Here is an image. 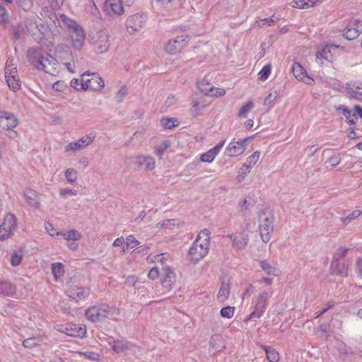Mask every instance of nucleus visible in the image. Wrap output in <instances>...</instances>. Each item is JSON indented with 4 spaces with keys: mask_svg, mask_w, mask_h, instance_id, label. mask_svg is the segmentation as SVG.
<instances>
[{
    "mask_svg": "<svg viewBox=\"0 0 362 362\" xmlns=\"http://www.w3.org/2000/svg\"><path fill=\"white\" fill-rule=\"evenodd\" d=\"M269 297V293L266 291L259 293L258 296L253 300L255 303L254 310L248 316L247 320H255L264 315Z\"/></svg>",
    "mask_w": 362,
    "mask_h": 362,
    "instance_id": "obj_6",
    "label": "nucleus"
},
{
    "mask_svg": "<svg viewBox=\"0 0 362 362\" xmlns=\"http://www.w3.org/2000/svg\"><path fill=\"white\" fill-rule=\"evenodd\" d=\"M66 88V86L65 85L64 82L60 81L55 82L52 86V88L54 90L59 91V92L64 91Z\"/></svg>",
    "mask_w": 362,
    "mask_h": 362,
    "instance_id": "obj_63",
    "label": "nucleus"
},
{
    "mask_svg": "<svg viewBox=\"0 0 362 362\" xmlns=\"http://www.w3.org/2000/svg\"><path fill=\"white\" fill-rule=\"evenodd\" d=\"M341 159L340 154H334L329 158L328 163L330 164L332 168H334L340 163Z\"/></svg>",
    "mask_w": 362,
    "mask_h": 362,
    "instance_id": "obj_59",
    "label": "nucleus"
},
{
    "mask_svg": "<svg viewBox=\"0 0 362 362\" xmlns=\"http://www.w3.org/2000/svg\"><path fill=\"white\" fill-rule=\"evenodd\" d=\"M24 197L29 205L37 209L40 206L39 194L36 191L32 189H26L24 192Z\"/></svg>",
    "mask_w": 362,
    "mask_h": 362,
    "instance_id": "obj_25",
    "label": "nucleus"
},
{
    "mask_svg": "<svg viewBox=\"0 0 362 362\" xmlns=\"http://www.w3.org/2000/svg\"><path fill=\"white\" fill-rule=\"evenodd\" d=\"M8 76H13L15 77L18 76V74L16 68L9 65L7 62L5 68V78H8Z\"/></svg>",
    "mask_w": 362,
    "mask_h": 362,
    "instance_id": "obj_55",
    "label": "nucleus"
},
{
    "mask_svg": "<svg viewBox=\"0 0 362 362\" xmlns=\"http://www.w3.org/2000/svg\"><path fill=\"white\" fill-rule=\"evenodd\" d=\"M278 93L276 91L270 93L264 99V104L272 107L274 105V100L276 99Z\"/></svg>",
    "mask_w": 362,
    "mask_h": 362,
    "instance_id": "obj_53",
    "label": "nucleus"
},
{
    "mask_svg": "<svg viewBox=\"0 0 362 362\" xmlns=\"http://www.w3.org/2000/svg\"><path fill=\"white\" fill-rule=\"evenodd\" d=\"M9 22V13L6 8L0 4V25L6 27Z\"/></svg>",
    "mask_w": 362,
    "mask_h": 362,
    "instance_id": "obj_41",
    "label": "nucleus"
},
{
    "mask_svg": "<svg viewBox=\"0 0 362 362\" xmlns=\"http://www.w3.org/2000/svg\"><path fill=\"white\" fill-rule=\"evenodd\" d=\"M255 107V103L250 100L244 104L238 111V117L245 118L247 113Z\"/></svg>",
    "mask_w": 362,
    "mask_h": 362,
    "instance_id": "obj_37",
    "label": "nucleus"
},
{
    "mask_svg": "<svg viewBox=\"0 0 362 362\" xmlns=\"http://www.w3.org/2000/svg\"><path fill=\"white\" fill-rule=\"evenodd\" d=\"M64 0H48V2L53 10L59 9L64 3Z\"/></svg>",
    "mask_w": 362,
    "mask_h": 362,
    "instance_id": "obj_64",
    "label": "nucleus"
},
{
    "mask_svg": "<svg viewBox=\"0 0 362 362\" xmlns=\"http://www.w3.org/2000/svg\"><path fill=\"white\" fill-rule=\"evenodd\" d=\"M349 261L336 262L332 261L330 264V272L332 275L346 277L349 274Z\"/></svg>",
    "mask_w": 362,
    "mask_h": 362,
    "instance_id": "obj_17",
    "label": "nucleus"
},
{
    "mask_svg": "<svg viewBox=\"0 0 362 362\" xmlns=\"http://www.w3.org/2000/svg\"><path fill=\"white\" fill-rule=\"evenodd\" d=\"M259 265L263 271L269 275H276L277 269L272 266L268 262L263 260L259 262Z\"/></svg>",
    "mask_w": 362,
    "mask_h": 362,
    "instance_id": "obj_38",
    "label": "nucleus"
},
{
    "mask_svg": "<svg viewBox=\"0 0 362 362\" xmlns=\"http://www.w3.org/2000/svg\"><path fill=\"white\" fill-rule=\"evenodd\" d=\"M60 332L70 337L83 338L86 334V327L81 324L68 323L61 328Z\"/></svg>",
    "mask_w": 362,
    "mask_h": 362,
    "instance_id": "obj_14",
    "label": "nucleus"
},
{
    "mask_svg": "<svg viewBox=\"0 0 362 362\" xmlns=\"http://www.w3.org/2000/svg\"><path fill=\"white\" fill-rule=\"evenodd\" d=\"M66 180L70 183H74L77 180V172L74 168H68L64 173Z\"/></svg>",
    "mask_w": 362,
    "mask_h": 362,
    "instance_id": "obj_44",
    "label": "nucleus"
},
{
    "mask_svg": "<svg viewBox=\"0 0 362 362\" xmlns=\"http://www.w3.org/2000/svg\"><path fill=\"white\" fill-rule=\"evenodd\" d=\"M362 32V22L359 20H351L344 30L343 36L351 40L356 39Z\"/></svg>",
    "mask_w": 362,
    "mask_h": 362,
    "instance_id": "obj_15",
    "label": "nucleus"
},
{
    "mask_svg": "<svg viewBox=\"0 0 362 362\" xmlns=\"http://www.w3.org/2000/svg\"><path fill=\"white\" fill-rule=\"evenodd\" d=\"M59 194L63 197H65L67 195L75 196L77 194V191L73 189L62 188L60 189Z\"/></svg>",
    "mask_w": 362,
    "mask_h": 362,
    "instance_id": "obj_61",
    "label": "nucleus"
},
{
    "mask_svg": "<svg viewBox=\"0 0 362 362\" xmlns=\"http://www.w3.org/2000/svg\"><path fill=\"white\" fill-rule=\"evenodd\" d=\"M251 168L247 167L246 165H243V167L240 168V173L238 176V180L240 182L244 180L246 175L250 173Z\"/></svg>",
    "mask_w": 362,
    "mask_h": 362,
    "instance_id": "obj_62",
    "label": "nucleus"
},
{
    "mask_svg": "<svg viewBox=\"0 0 362 362\" xmlns=\"http://www.w3.org/2000/svg\"><path fill=\"white\" fill-rule=\"evenodd\" d=\"M262 348L265 351L267 358L269 362H278L279 360V354L277 351L272 347L262 345Z\"/></svg>",
    "mask_w": 362,
    "mask_h": 362,
    "instance_id": "obj_31",
    "label": "nucleus"
},
{
    "mask_svg": "<svg viewBox=\"0 0 362 362\" xmlns=\"http://www.w3.org/2000/svg\"><path fill=\"white\" fill-rule=\"evenodd\" d=\"M279 20L278 18L274 17V16H271L270 18H267L264 19H261L258 21H257V24L259 27H263L266 23H275Z\"/></svg>",
    "mask_w": 362,
    "mask_h": 362,
    "instance_id": "obj_56",
    "label": "nucleus"
},
{
    "mask_svg": "<svg viewBox=\"0 0 362 362\" xmlns=\"http://www.w3.org/2000/svg\"><path fill=\"white\" fill-rule=\"evenodd\" d=\"M54 23L62 30L68 32L72 46L77 50H81L84 45L85 33L82 27L74 20L64 14L54 15Z\"/></svg>",
    "mask_w": 362,
    "mask_h": 362,
    "instance_id": "obj_1",
    "label": "nucleus"
},
{
    "mask_svg": "<svg viewBox=\"0 0 362 362\" xmlns=\"http://www.w3.org/2000/svg\"><path fill=\"white\" fill-rule=\"evenodd\" d=\"M146 21V16L144 14H134L129 16L126 21V27L128 33L131 35L139 31L144 25Z\"/></svg>",
    "mask_w": 362,
    "mask_h": 362,
    "instance_id": "obj_11",
    "label": "nucleus"
},
{
    "mask_svg": "<svg viewBox=\"0 0 362 362\" xmlns=\"http://www.w3.org/2000/svg\"><path fill=\"white\" fill-rule=\"evenodd\" d=\"M170 147V144L167 141H164L160 146H158L155 151V153L160 158H161L165 151Z\"/></svg>",
    "mask_w": 362,
    "mask_h": 362,
    "instance_id": "obj_48",
    "label": "nucleus"
},
{
    "mask_svg": "<svg viewBox=\"0 0 362 362\" xmlns=\"http://www.w3.org/2000/svg\"><path fill=\"white\" fill-rule=\"evenodd\" d=\"M18 124V119L13 113L0 111V132L13 130Z\"/></svg>",
    "mask_w": 362,
    "mask_h": 362,
    "instance_id": "obj_10",
    "label": "nucleus"
},
{
    "mask_svg": "<svg viewBox=\"0 0 362 362\" xmlns=\"http://www.w3.org/2000/svg\"><path fill=\"white\" fill-rule=\"evenodd\" d=\"M52 274H53L55 279L57 281L59 279H60L64 275V265L59 262H56V263L52 264Z\"/></svg>",
    "mask_w": 362,
    "mask_h": 362,
    "instance_id": "obj_35",
    "label": "nucleus"
},
{
    "mask_svg": "<svg viewBox=\"0 0 362 362\" xmlns=\"http://www.w3.org/2000/svg\"><path fill=\"white\" fill-rule=\"evenodd\" d=\"M342 111V115L346 117L347 122L350 124H355L358 117L354 113H352L345 105H341L339 108Z\"/></svg>",
    "mask_w": 362,
    "mask_h": 362,
    "instance_id": "obj_32",
    "label": "nucleus"
},
{
    "mask_svg": "<svg viewBox=\"0 0 362 362\" xmlns=\"http://www.w3.org/2000/svg\"><path fill=\"white\" fill-rule=\"evenodd\" d=\"M187 35H182L170 40L165 45V52L170 54H175L180 52L189 42Z\"/></svg>",
    "mask_w": 362,
    "mask_h": 362,
    "instance_id": "obj_9",
    "label": "nucleus"
},
{
    "mask_svg": "<svg viewBox=\"0 0 362 362\" xmlns=\"http://www.w3.org/2000/svg\"><path fill=\"white\" fill-rule=\"evenodd\" d=\"M42 341L41 338L30 337L23 341V345L25 348L32 349L39 345Z\"/></svg>",
    "mask_w": 362,
    "mask_h": 362,
    "instance_id": "obj_42",
    "label": "nucleus"
},
{
    "mask_svg": "<svg viewBox=\"0 0 362 362\" xmlns=\"http://www.w3.org/2000/svg\"><path fill=\"white\" fill-rule=\"evenodd\" d=\"M320 0H295L291 1V6L297 8H306L313 6L317 2Z\"/></svg>",
    "mask_w": 362,
    "mask_h": 362,
    "instance_id": "obj_29",
    "label": "nucleus"
},
{
    "mask_svg": "<svg viewBox=\"0 0 362 362\" xmlns=\"http://www.w3.org/2000/svg\"><path fill=\"white\" fill-rule=\"evenodd\" d=\"M17 229V218L13 214H8L0 225V240L10 238Z\"/></svg>",
    "mask_w": 362,
    "mask_h": 362,
    "instance_id": "obj_8",
    "label": "nucleus"
},
{
    "mask_svg": "<svg viewBox=\"0 0 362 362\" xmlns=\"http://www.w3.org/2000/svg\"><path fill=\"white\" fill-rule=\"evenodd\" d=\"M110 35L106 30L92 32L89 35L88 42L96 53L106 52L110 45Z\"/></svg>",
    "mask_w": 362,
    "mask_h": 362,
    "instance_id": "obj_5",
    "label": "nucleus"
},
{
    "mask_svg": "<svg viewBox=\"0 0 362 362\" xmlns=\"http://www.w3.org/2000/svg\"><path fill=\"white\" fill-rule=\"evenodd\" d=\"M82 88L83 90H100L104 86L105 83L101 77L95 73H90L89 71L82 74Z\"/></svg>",
    "mask_w": 362,
    "mask_h": 362,
    "instance_id": "obj_7",
    "label": "nucleus"
},
{
    "mask_svg": "<svg viewBox=\"0 0 362 362\" xmlns=\"http://www.w3.org/2000/svg\"><path fill=\"white\" fill-rule=\"evenodd\" d=\"M127 95V88L126 86H122L117 93L115 96L116 101L119 103L122 101L123 98Z\"/></svg>",
    "mask_w": 362,
    "mask_h": 362,
    "instance_id": "obj_57",
    "label": "nucleus"
},
{
    "mask_svg": "<svg viewBox=\"0 0 362 362\" xmlns=\"http://www.w3.org/2000/svg\"><path fill=\"white\" fill-rule=\"evenodd\" d=\"M27 57L30 64L37 69L42 70L51 75L57 73V61L49 54H43L38 49L30 48L28 51Z\"/></svg>",
    "mask_w": 362,
    "mask_h": 362,
    "instance_id": "obj_2",
    "label": "nucleus"
},
{
    "mask_svg": "<svg viewBox=\"0 0 362 362\" xmlns=\"http://www.w3.org/2000/svg\"><path fill=\"white\" fill-rule=\"evenodd\" d=\"M18 6L25 11H30L33 6V0H17Z\"/></svg>",
    "mask_w": 362,
    "mask_h": 362,
    "instance_id": "obj_46",
    "label": "nucleus"
},
{
    "mask_svg": "<svg viewBox=\"0 0 362 362\" xmlns=\"http://www.w3.org/2000/svg\"><path fill=\"white\" fill-rule=\"evenodd\" d=\"M252 137L245 138L238 141H231L226 150V153L230 157L238 156L244 153L247 146L248 141Z\"/></svg>",
    "mask_w": 362,
    "mask_h": 362,
    "instance_id": "obj_13",
    "label": "nucleus"
},
{
    "mask_svg": "<svg viewBox=\"0 0 362 362\" xmlns=\"http://www.w3.org/2000/svg\"><path fill=\"white\" fill-rule=\"evenodd\" d=\"M140 244V242L137 240L134 235H129L126 238V245L127 247L131 248L136 247Z\"/></svg>",
    "mask_w": 362,
    "mask_h": 362,
    "instance_id": "obj_54",
    "label": "nucleus"
},
{
    "mask_svg": "<svg viewBox=\"0 0 362 362\" xmlns=\"http://www.w3.org/2000/svg\"><path fill=\"white\" fill-rule=\"evenodd\" d=\"M211 232L209 229L202 230L188 251L189 259L193 263L198 262L209 252Z\"/></svg>",
    "mask_w": 362,
    "mask_h": 362,
    "instance_id": "obj_3",
    "label": "nucleus"
},
{
    "mask_svg": "<svg viewBox=\"0 0 362 362\" xmlns=\"http://www.w3.org/2000/svg\"><path fill=\"white\" fill-rule=\"evenodd\" d=\"M259 230L262 241L268 243L271 240L272 234L274 231L272 217L264 218L259 226Z\"/></svg>",
    "mask_w": 362,
    "mask_h": 362,
    "instance_id": "obj_16",
    "label": "nucleus"
},
{
    "mask_svg": "<svg viewBox=\"0 0 362 362\" xmlns=\"http://www.w3.org/2000/svg\"><path fill=\"white\" fill-rule=\"evenodd\" d=\"M260 153L259 151H255L252 155H250L246 162L243 164L247 167L252 168V167L257 162L259 158Z\"/></svg>",
    "mask_w": 362,
    "mask_h": 362,
    "instance_id": "obj_43",
    "label": "nucleus"
},
{
    "mask_svg": "<svg viewBox=\"0 0 362 362\" xmlns=\"http://www.w3.org/2000/svg\"><path fill=\"white\" fill-rule=\"evenodd\" d=\"M139 166L145 165V170H151L155 168V160L151 156H136L132 158Z\"/></svg>",
    "mask_w": 362,
    "mask_h": 362,
    "instance_id": "obj_24",
    "label": "nucleus"
},
{
    "mask_svg": "<svg viewBox=\"0 0 362 362\" xmlns=\"http://www.w3.org/2000/svg\"><path fill=\"white\" fill-rule=\"evenodd\" d=\"M82 77L81 78V79L79 80L78 78H73L71 82H70V86L77 90H83V88H82Z\"/></svg>",
    "mask_w": 362,
    "mask_h": 362,
    "instance_id": "obj_60",
    "label": "nucleus"
},
{
    "mask_svg": "<svg viewBox=\"0 0 362 362\" xmlns=\"http://www.w3.org/2000/svg\"><path fill=\"white\" fill-rule=\"evenodd\" d=\"M348 250L349 249L346 247H341L338 248L333 255L332 261L336 260V262H339L340 259L346 256Z\"/></svg>",
    "mask_w": 362,
    "mask_h": 362,
    "instance_id": "obj_47",
    "label": "nucleus"
},
{
    "mask_svg": "<svg viewBox=\"0 0 362 362\" xmlns=\"http://www.w3.org/2000/svg\"><path fill=\"white\" fill-rule=\"evenodd\" d=\"M209 347L214 352L221 351L224 348L222 337L219 334H213L210 338Z\"/></svg>",
    "mask_w": 362,
    "mask_h": 362,
    "instance_id": "obj_28",
    "label": "nucleus"
},
{
    "mask_svg": "<svg viewBox=\"0 0 362 362\" xmlns=\"http://www.w3.org/2000/svg\"><path fill=\"white\" fill-rule=\"evenodd\" d=\"M204 81H198L197 88L198 89L205 95H210L211 96H223L226 94V90L221 88H214L210 84H207L209 87H204Z\"/></svg>",
    "mask_w": 362,
    "mask_h": 362,
    "instance_id": "obj_22",
    "label": "nucleus"
},
{
    "mask_svg": "<svg viewBox=\"0 0 362 362\" xmlns=\"http://www.w3.org/2000/svg\"><path fill=\"white\" fill-rule=\"evenodd\" d=\"M120 315V312L115 306L107 304L95 305L86 310V319L92 322H97L105 318L117 321Z\"/></svg>",
    "mask_w": 362,
    "mask_h": 362,
    "instance_id": "obj_4",
    "label": "nucleus"
},
{
    "mask_svg": "<svg viewBox=\"0 0 362 362\" xmlns=\"http://www.w3.org/2000/svg\"><path fill=\"white\" fill-rule=\"evenodd\" d=\"M8 87L13 90L16 91L20 88V81L18 76H8V78H6Z\"/></svg>",
    "mask_w": 362,
    "mask_h": 362,
    "instance_id": "obj_39",
    "label": "nucleus"
},
{
    "mask_svg": "<svg viewBox=\"0 0 362 362\" xmlns=\"http://www.w3.org/2000/svg\"><path fill=\"white\" fill-rule=\"evenodd\" d=\"M175 220H174V219L163 220L156 224V228H169L172 226H175Z\"/></svg>",
    "mask_w": 362,
    "mask_h": 362,
    "instance_id": "obj_52",
    "label": "nucleus"
},
{
    "mask_svg": "<svg viewBox=\"0 0 362 362\" xmlns=\"http://www.w3.org/2000/svg\"><path fill=\"white\" fill-rule=\"evenodd\" d=\"M228 237L233 241V247L236 250H243L249 241L248 233L245 230L236 235H229Z\"/></svg>",
    "mask_w": 362,
    "mask_h": 362,
    "instance_id": "obj_20",
    "label": "nucleus"
},
{
    "mask_svg": "<svg viewBox=\"0 0 362 362\" xmlns=\"http://www.w3.org/2000/svg\"><path fill=\"white\" fill-rule=\"evenodd\" d=\"M346 89L351 98L358 99L362 96V83H346Z\"/></svg>",
    "mask_w": 362,
    "mask_h": 362,
    "instance_id": "obj_27",
    "label": "nucleus"
},
{
    "mask_svg": "<svg viewBox=\"0 0 362 362\" xmlns=\"http://www.w3.org/2000/svg\"><path fill=\"white\" fill-rule=\"evenodd\" d=\"M67 295L76 301L86 298L90 294V289L87 287L71 286L66 291Z\"/></svg>",
    "mask_w": 362,
    "mask_h": 362,
    "instance_id": "obj_19",
    "label": "nucleus"
},
{
    "mask_svg": "<svg viewBox=\"0 0 362 362\" xmlns=\"http://www.w3.org/2000/svg\"><path fill=\"white\" fill-rule=\"evenodd\" d=\"M177 119L175 118H168L163 117L160 119V125L165 129H171L178 125Z\"/></svg>",
    "mask_w": 362,
    "mask_h": 362,
    "instance_id": "obj_40",
    "label": "nucleus"
},
{
    "mask_svg": "<svg viewBox=\"0 0 362 362\" xmlns=\"http://www.w3.org/2000/svg\"><path fill=\"white\" fill-rule=\"evenodd\" d=\"M23 32V28L21 25H14L11 27L12 35L16 40H18L21 37Z\"/></svg>",
    "mask_w": 362,
    "mask_h": 362,
    "instance_id": "obj_51",
    "label": "nucleus"
},
{
    "mask_svg": "<svg viewBox=\"0 0 362 362\" xmlns=\"http://www.w3.org/2000/svg\"><path fill=\"white\" fill-rule=\"evenodd\" d=\"M229 293H230V284L228 283L223 282L219 288V291H218V293L217 295V298H218V300L222 301V302L224 301L225 300H226L228 298Z\"/></svg>",
    "mask_w": 362,
    "mask_h": 362,
    "instance_id": "obj_33",
    "label": "nucleus"
},
{
    "mask_svg": "<svg viewBox=\"0 0 362 362\" xmlns=\"http://www.w3.org/2000/svg\"><path fill=\"white\" fill-rule=\"evenodd\" d=\"M16 292V286L10 281L0 279V295L13 296Z\"/></svg>",
    "mask_w": 362,
    "mask_h": 362,
    "instance_id": "obj_26",
    "label": "nucleus"
},
{
    "mask_svg": "<svg viewBox=\"0 0 362 362\" xmlns=\"http://www.w3.org/2000/svg\"><path fill=\"white\" fill-rule=\"evenodd\" d=\"M271 71L272 66L269 64L265 65L258 74L259 78L262 81H266L269 78Z\"/></svg>",
    "mask_w": 362,
    "mask_h": 362,
    "instance_id": "obj_45",
    "label": "nucleus"
},
{
    "mask_svg": "<svg viewBox=\"0 0 362 362\" xmlns=\"http://www.w3.org/2000/svg\"><path fill=\"white\" fill-rule=\"evenodd\" d=\"M112 350L116 353H124L127 351L132 350L134 345L126 340H112L108 342Z\"/></svg>",
    "mask_w": 362,
    "mask_h": 362,
    "instance_id": "obj_21",
    "label": "nucleus"
},
{
    "mask_svg": "<svg viewBox=\"0 0 362 362\" xmlns=\"http://www.w3.org/2000/svg\"><path fill=\"white\" fill-rule=\"evenodd\" d=\"M57 235L62 236L66 240H76L81 238V234L76 230H71L68 232L57 233Z\"/></svg>",
    "mask_w": 362,
    "mask_h": 362,
    "instance_id": "obj_34",
    "label": "nucleus"
},
{
    "mask_svg": "<svg viewBox=\"0 0 362 362\" xmlns=\"http://www.w3.org/2000/svg\"><path fill=\"white\" fill-rule=\"evenodd\" d=\"M362 212L360 210L354 211L352 213L349 214L347 216L341 218V220L344 223H349L351 221L358 218L361 215Z\"/></svg>",
    "mask_w": 362,
    "mask_h": 362,
    "instance_id": "obj_49",
    "label": "nucleus"
},
{
    "mask_svg": "<svg viewBox=\"0 0 362 362\" xmlns=\"http://www.w3.org/2000/svg\"><path fill=\"white\" fill-rule=\"evenodd\" d=\"M95 137V135L92 134L85 135L75 141L70 142L66 146L65 151L66 152H76L83 149L93 142Z\"/></svg>",
    "mask_w": 362,
    "mask_h": 362,
    "instance_id": "obj_12",
    "label": "nucleus"
},
{
    "mask_svg": "<svg viewBox=\"0 0 362 362\" xmlns=\"http://www.w3.org/2000/svg\"><path fill=\"white\" fill-rule=\"evenodd\" d=\"M294 76L298 80H303L307 76V71L298 62H294L292 66Z\"/></svg>",
    "mask_w": 362,
    "mask_h": 362,
    "instance_id": "obj_30",
    "label": "nucleus"
},
{
    "mask_svg": "<svg viewBox=\"0 0 362 362\" xmlns=\"http://www.w3.org/2000/svg\"><path fill=\"white\" fill-rule=\"evenodd\" d=\"M23 257V252L21 250L13 251V252L11 254L10 259L11 265L13 267L18 266L22 261Z\"/></svg>",
    "mask_w": 362,
    "mask_h": 362,
    "instance_id": "obj_36",
    "label": "nucleus"
},
{
    "mask_svg": "<svg viewBox=\"0 0 362 362\" xmlns=\"http://www.w3.org/2000/svg\"><path fill=\"white\" fill-rule=\"evenodd\" d=\"M234 307L226 306L221 310L220 313L223 317L231 318L234 315Z\"/></svg>",
    "mask_w": 362,
    "mask_h": 362,
    "instance_id": "obj_50",
    "label": "nucleus"
},
{
    "mask_svg": "<svg viewBox=\"0 0 362 362\" xmlns=\"http://www.w3.org/2000/svg\"><path fill=\"white\" fill-rule=\"evenodd\" d=\"M165 276L161 281V284L163 288L165 289L170 291L172 289V286L173 283L175 281L176 275L173 271L171 270L169 267H165L163 269Z\"/></svg>",
    "mask_w": 362,
    "mask_h": 362,
    "instance_id": "obj_23",
    "label": "nucleus"
},
{
    "mask_svg": "<svg viewBox=\"0 0 362 362\" xmlns=\"http://www.w3.org/2000/svg\"><path fill=\"white\" fill-rule=\"evenodd\" d=\"M215 158V156L212 154V151H210L209 150L206 151V153H203L200 156V160L202 162H206V163H211L212 162Z\"/></svg>",
    "mask_w": 362,
    "mask_h": 362,
    "instance_id": "obj_58",
    "label": "nucleus"
},
{
    "mask_svg": "<svg viewBox=\"0 0 362 362\" xmlns=\"http://www.w3.org/2000/svg\"><path fill=\"white\" fill-rule=\"evenodd\" d=\"M124 0H106L105 8L109 15H121L124 13Z\"/></svg>",
    "mask_w": 362,
    "mask_h": 362,
    "instance_id": "obj_18",
    "label": "nucleus"
}]
</instances>
